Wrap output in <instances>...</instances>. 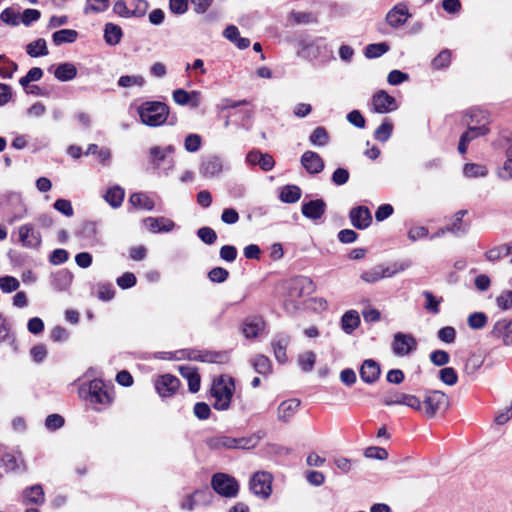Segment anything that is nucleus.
Masks as SVG:
<instances>
[{"label":"nucleus","instance_id":"obj_1","mask_svg":"<svg viewBox=\"0 0 512 512\" xmlns=\"http://www.w3.org/2000/svg\"><path fill=\"white\" fill-rule=\"evenodd\" d=\"M316 286L311 278L307 276H297L285 283L284 306L288 312H295L299 308V300L312 294Z\"/></svg>","mask_w":512,"mask_h":512},{"label":"nucleus","instance_id":"obj_2","mask_svg":"<svg viewBox=\"0 0 512 512\" xmlns=\"http://www.w3.org/2000/svg\"><path fill=\"white\" fill-rule=\"evenodd\" d=\"M79 395L91 404L109 406L113 401V389L100 379H94L79 388Z\"/></svg>","mask_w":512,"mask_h":512},{"label":"nucleus","instance_id":"obj_3","mask_svg":"<svg viewBox=\"0 0 512 512\" xmlns=\"http://www.w3.org/2000/svg\"><path fill=\"white\" fill-rule=\"evenodd\" d=\"M140 121L150 127L163 125L169 116L170 109L160 101H145L137 109Z\"/></svg>","mask_w":512,"mask_h":512},{"label":"nucleus","instance_id":"obj_4","mask_svg":"<svg viewBox=\"0 0 512 512\" xmlns=\"http://www.w3.org/2000/svg\"><path fill=\"white\" fill-rule=\"evenodd\" d=\"M234 392L235 382L232 377L221 375L216 378L211 387V396L215 399L213 407L219 411L227 410Z\"/></svg>","mask_w":512,"mask_h":512},{"label":"nucleus","instance_id":"obj_5","mask_svg":"<svg viewBox=\"0 0 512 512\" xmlns=\"http://www.w3.org/2000/svg\"><path fill=\"white\" fill-rule=\"evenodd\" d=\"M259 441L256 436L234 438L227 435H216L206 440V444L210 449H251L254 448Z\"/></svg>","mask_w":512,"mask_h":512},{"label":"nucleus","instance_id":"obj_6","mask_svg":"<svg viewBox=\"0 0 512 512\" xmlns=\"http://www.w3.org/2000/svg\"><path fill=\"white\" fill-rule=\"evenodd\" d=\"M408 267L406 263H394L390 266L376 265L361 273L360 278L366 283H375L383 278H389L404 271Z\"/></svg>","mask_w":512,"mask_h":512},{"label":"nucleus","instance_id":"obj_7","mask_svg":"<svg viewBox=\"0 0 512 512\" xmlns=\"http://www.w3.org/2000/svg\"><path fill=\"white\" fill-rule=\"evenodd\" d=\"M211 486L216 493L227 498H234L239 492L237 480L226 473H215L211 479Z\"/></svg>","mask_w":512,"mask_h":512},{"label":"nucleus","instance_id":"obj_8","mask_svg":"<svg viewBox=\"0 0 512 512\" xmlns=\"http://www.w3.org/2000/svg\"><path fill=\"white\" fill-rule=\"evenodd\" d=\"M422 412L427 418H433L438 411L449 405L448 397L439 390L428 391L422 403Z\"/></svg>","mask_w":512,"mask_h":512},{"label":"nucleus","instance_id":"obj_9","mask_svg":"<svg viewBox=\"0 0 512 512\" xmlns=\"http://www.w3.org/2000/svg\"><path fill=\"white\" fill-rule=\"evenodd\" d=\"M273 477L265 471L256 472L250 480V490L262 499H267L272 493Z\"/></svg>","mask_w":512,"mask_h":512},{"label":"nucleus","instance_id":"obj_10","mask_svg":"<svg viewBox=\"0 0 512 512\" xmlns=\"http://www.w3.org/2000/svg\"><path fill=\"white\" fill-rule=\"evenodd\" d=\"M327 49L323 38L314 40L302 39L299 41L298 55L309 61H313L322 56Z\"/></svg>","mask_w":512,"mask_h":512},{"label":"nucleus","instance_id":"obj_11","mask_svg":"<svg viewBox=\"0 0 512 512\" xmlns=\"http://www.w3.org/2000/svg\"><path fill=\"white\" fill-rule=\"evenodd\" d=\"M155 389L160 397L173 396L180 388V380L171 374H163L157 377L154 382Z\"/></svg>","mask_w":512,"mask_h":512},{"label":"nucleus","instance_id":"obj_12","mask_svg":"<svg viewBox=\"0 0 512 512\" xmlns=\"http://www.w3.org/2000/svg\"><path fill=\"white\" fill-rule=\"evenodd\" d=\"M416 348L417 341L412 335L402 332H397L394 335L392 349L395 355L405 356L416 350Z\"/></svg>","mask_w":512,"mask_h":512},{"label":"nucleus","instance_id":"obj_13","mask_svg":"<svg viewBox=\"0 0 512 512\" xmlns=\"http://www.w3.org/2000/svg\"><path fill=\"white\" fill-rule=\"evenodd\" d=\"M371 104L373 112L380 114L389 113L398 108L396 99L384 90L373 95Z\"/></svg>","mask_w":512,"mask_h":512},{"label":"nucleus","instance_id":"obj_14","mask_svg":"<svg viewBox=\"0 0 512 512\" xmlns=\"http://www.w3.org/2000/svg\"><path fill=\"white\" fill-rule=\"evenodd\" d=\"M349 218L351 224L360 230L366 229L372 222V214L366 206L352 208L349 213Z\"/></svg>","mask_w":512,"mask_h":512},{"label":"nucleus","instance_id":"obj_15","mask_svg":"<svg viewBox=\"0 0 512 512\" xmlns=\"http://www.w3.org/2000/svg\"><path fill=\"white\" fill-rule=\"evenodd\" d=\"M19 240L27 248H38L41 245V235L31 224H25L19 228Z\"/></svg>","mask_w":512,"mask_h":512},{"label":"nucleus","instance_id":"obj_16","mask_svg":"<svg viewBox=\"0 0 512 512\" xmlns=\"http://www.w3.org/2000/svg\"><path fill=\"white\" fill-rule=\"evenodd\" d=\"M491 335L502 341L504 345L512 344V319L498 320L491 331Z\"/></svg>","mask_w":512,"mask_h":512},{"label":"nucleus","instance_id":"obj_17","mask_svg":"<svg viewBox=\"0 0 512 512\" xmlns=\"http://www.w3.org/2000/svg\"><path fill=\"white\" fill-rule=\"evenodd\" d=\"M246 161L250 165H258L263 171H270L275 165V161L270 154L262 153L259 150H251L248 152Z\"/></svg>","mask_w":512,"mask_h":512},{"label":"nucleus","instance_id":"obj_18","mask_svg":"<svg viewBox=\"0 0 512 512\" xmlns=\"http://www.w3.org/2000/svg\"><path fill=\"white\" fill-rule=\"evenodd\" d=\"M301 164L310 174H319L325 167L321 156L314 151L304 152L301 156Z\"/></svg>","mask_w":512,"mask_h":512},{"label":"nucleus","instance_id":"obj_19","mask_svg":"<svg viewBox=\"0 0 512 512\" xmlns=\"http://www.w3.org/2000/svg\"><path fill=\"white\" fill-rule=\"evenodd\" d=\"M410 16L408 7L405 4L400 3L394 6V8L387 13L386 21L391 27L397 28L404 25Z\"/></svg>","mask_w":512,"mask_h":512},{"label":"nucleus","instance_id":"obj_20","mask_svg":"<svg viewBox=\"0 0 512 512\" xmlns=\"http://www.w3.org/2000/svg\"><path fill=\"white\" fill-rule=\"evenodd\" d=\"M143 223L152 233L170 232L176 226L173 220L166 217H147Z\"/></svg>","mask_w":512,"mask_h":512},{"label":"nucleus","instance_id":"obj_21","mask_svg":"<svg viewBox=\"0 0 512 512\" xmlns=\"http://www.w3.org/2000/svg\"><path fill=\"white\" fill-rule=\"evenodd\" d=\"M199 171L200 174L204 177H215L222 171V161L218 156H207L201 162Z\"/></svg>","mask_w":512,"mask_h":512},{"label":"nucleus","instance_id":"obj_22","mask_svg":"<svg viewBox=\"0 0 512 512\" xmlns=\"http://www.w3.org/2000/svg\"><path fill=\"white\" fill-rule=\"evenodd\" d=\"M301 211L306 218L318 220L326 211V203L322 199L311 200L302 204Z\"/></svg>","mask_w":512,"mask_h":512},{"label":"nucleus","instance_id":"obj_23","mask_svg":"<svg viewBox=\"0 0 512 512\" xmlns=\"http://www.w3.org/2000/svg\"><path fill=\"white\" fill-rule=\"evenodd\" d=\"M467 214V210H459L456 212L452 219L451 223L448 226L449 233H452L455 236H464L468 233L470 228V223L468 221H464L463 217Z\"/></svg>","mask_w":512,"mask_h":512},{"label":"nucleus","instance_id":"obj_24","mask_svg":"<svg viewBox=\"0 0 512 512\" xmlns=\"http://www.w3.org/2000/svg\"><path fill=\"white\" fill-rule=\"evenodd\" d=\"M300 407V400L288 399L280 403L277 409V418L279 421L287 423L297 412Z\"/></svg>","mask_w":512,"mask_h":512},{"label":"nucleus","instance_id":"obj_25","mask_svg":"<svg viewBox=\"0 0 512 512\" xmlns=\"http://www.w3.org/2000/svg\"><path fill=\"white\" fill-rule=\"evenodd\" d=\"M179 372L187 380L189 391L196 393L200 389L201 378L198 369L190 365L179 366Z\"/></svg>","mask_w":512,"mask_h":512},{"label":"nucleus","instance_id":"obj_26","mask_svg":"<svg viewBox=\"0 0 512 512\" xmlns=\"http://www.w3.org/2000/svg\"><path fill=\"white\" fill-rule=\"evenodd\" d=\"M265 330V322L261 317H251L244 321L242 331L246 338H257Z\"/></svg>","mask_w":512,"mask_h":512},{"label":"nucleus","instance_id":"obj_27","mask_svg":"<svg viewBox=\"0 0 512 512\" xmlns=\"http://www.w3.org/2000/svg\"><path fill=\"white\" fill-rule=\"evenodd\" d=\"M22 497L25 505H42L45 502V494L40 484L25 488Z\"/></svg>","mask_w":512,"mask_h":512},{"label":"nucleus","instance_id":"obj_28","mask_svg":"<svg viewBox=\"0 0 512 512\" xmlns=\"http://www.w3.org/2000/svg\"><path fill=\"white\" fill-rule=\"evenodd\" d=\"M379 376H380L379 364L372 359L365 360L360 368L361 379L365 383L372 384L378 380Z\"/></svg>","mask_w":512,"mask_h":512},{"label":"nucleus","instance_id":"obj_29","mask_svg":"<svg viewBox=\"0 0 512 512\" xmlns=\"http://www.w3.org/2000/svg\"><path fill=\"white\" fill-rule=\"evenodd\" d=\"M290 338L287 335H277L271 342L274 356L276 360L283 364L287 361L286 349L289 345Z\"/></svg>","mask_w":512,"mask_h":512},{"label":"nucleus","instance_id":"obj_30","mask_svg":"<svg viewBox=\"0 0 512 512\" xmlns=\"http://www.w3.org/2000/svg\"><path fill=\"white\" fill-rule=\"evenodd\" d=\"M465 122L467 125H484L489 123V114L480 108H470L465 113Z\"/></svg>","mask_w":512,"mask_h":512},{"label":"nucleus","instance_id":"obj_31","mask_svg":"<svg viewBox=\"0 0 512 512\" xmlns=\"http://www.w3.org/2000/svg\"><path fill=\"white\" fill-rule=\"evenodd\" d=\"M125 197V191L119 185L112 186L107 189L103 198L114 209L119 208Z\"/></svg>","mask_w":512,"mask_h":512},{"label":"nucleus","instance_id":"obj_32","mask_svg":"<svg viewBox=\"0 0 512 512\" xmlns=\"http://www.w3.org/2000/svg\"><path fill=\"white\" fill-rule=\"evenodd\" d=\"M223 36L241 50L250 46V40L248 38L241 37L238 28L234 25L227 26L223 32Z\"/></svg>","mask_w":512,"mask_h":512},{"label":"nucleus","instance_id":"obj_33","mask_svg":"<svg viewBox=\"0 0 512 512\" xmlns=\"http://www.w3.org/2000/svg\"><path fill=\"white\" fill-rule=\"evenodd\" d=\"M360 317L357 311L349 310L341 317V328L346 334H351L360 325Z\"/></svg>","mask_w":512,"mask_h":512},{"label":"nucleus","instance_id":"obj_34","mask_svg":"<svg viewBox=\"0 0 512 512\" xmlns=\"http://www.w3.org/2000/svg\"><path fill=\"white\" fill-rule=\"evenodd\" d=\"M54 76L62 82L70 81L77 76V68L74 64L69 62L61 63L55 69Z\"/></svg>","mask_w":512,"mask_h":512},{"label":"nucleus","instance_id":"obj_35","mask_svg":"<svg viewBox=\"0 0 512 512\" xmlns=\"http://www.w3.org/2000/svg\"><path fill=\"white\" fill-rule=\"evenodd\" d=\"M129 204L136 209L151 211L155 207L154 201L144 193H133L129 197Z\"/></svg>","mask_w":512,"mask_h":512},{"label":"nucleus","instance_id":"obj_36","mask_svg":"<svg viewBox=\"0 0 512 512\" xmlns=\"http://www.w3.org/2000/svg\"><path fill=\"white\" fill-rule=\"evenodd\" d=\"M78 38V32L74 29H61L52 34V41L56 46L64 43H73Z\"/></svg>","mask_w":512,"mask_h":512},{"label":"nucleus","instance_id":"obj_37","mask_svg":"<svg viewBox=\"0 0 512 512\" xmlns=\"http://www.w3.org/2000/svg\"><path fill=\"white\" fill-rule=\"evenodd\" d=\"M123 36L122 29L120 26L107 23L104 28V39L107 44L114 46L121 41Z\"/></svg>","mask_w":512,"mask_h":512},{"label":"nucleus","instance_id":"obj_38","mask_svg":"<svg viewBox=\"0 0 512 512\" xmlns=\"http://www.w3.org/2000/svg\"><path fill=\"white\" fill-rule=\"evenodd\" d=\"M110 6V0H86L83 8L85 15L99 14L106 11Z\"/></svg>","mask_w":512,"mask_h":512},{"label":"nucleus","instance_id":"obj_39","mask_svg":"<svg viewBox=\"0 0 512 512\" xmlns=\"http://www.w3.org/2000/svg\"><path fill=\"white\" fill-rule=\"evenodd\" d=\"M251 364H252V367L254 368V370L258 374L266 376L271 373V369H272L271 361L265 355H262V354L256 355L251 360Z\"/></svg>","mask_w":512,"mask_h":512},{"label":"nucleus","instance_id":"obj_40","mask_svg":"<svg viewBox=\"0 0 512 512\" xmlns=\"http://www.w3.org/2000/svg\"><path fill=\"white\" fill-rule=\"evenodd\" d=\"M26 52L31 57L46 56L49 54L45 39L39 38L26 46Z\"/></svg>","mask_w":512,"mask_h":512},{"label":"nucleus","instance_id":"obj_41","mask_svg":"<svg viewBox=\"0 0 512 512\" xmlns=\"http://www.w3.org/2000/svg\"><path fill=\"white\" fill-rule=\"evenodd\" d=\"M301 189L296 185H286L280 193V200L284 203H295L301 197Z\"/></svg>","mask_w":512,"mask_h":512},{"label":"nucleus","instance_id":"obj_42","mask_svg":"<svg viewBox=\"0 0 512 512\" xmlns=\"http://www.w3.org/2000/svg\"><path fill=\"white\" fill-rule=\"evenodd\" d=\"M330 137L327 130L324 127H316L311 135L309 141L312 145L317 147L326 146L329 143Z\"/></svg>","mask_w":512,"mask_h":512},{"label":"nucleus","instance_id":"obj_43","mask_svg":"<svg viewBox=\"0 0 512 512\" xmlns=\"http://www.w3.org/2000/svg\"><path fill=\"white\" fill-rule=\"evenodd\" d=\"M1 466L7 471H15L19 469L20 463L23 462L19 453H5L0 459Z\"/></svg>","mask_w":512,"mask_h":512},{"label":"nucleus","instance_id":"obj_44","mask_svg":"<svg viewBox=\"0 0 512 512\" xmlns=\"http://www.w3.org/2000/svg\"><path fill=\"white\" fill-rule=\"evenodd\" d=\"M390 49L385 42L369 44L365 47L364 55L368 59L381 57Z\"/></svg>","mask_w":512,"mask_h":512},{"label":"nucleus","instance_id":"obj_45","mask_svg":"<svg viewBox=\"0 0 512 512\" xmlns=\"http://www.w3.org/2000/svg\"><path fill=\"white\" fill-rule=\"evenodd\" d=\"M117 84L122 88H130L132 86L143 87L145 79L141 75H123L118 79Z\"/></svg>","mask_w":512,"mask_h":512},{"label":"nucleus","instance_id":"obj_46","mask_svg":"<svg viewBox=\"0 0 512 512\" xmlns=\"http://www.w3.org/2000/svg\"><path fill=\"white\" fill-rule=\"evenodd\" d=\"M452 53L449 49L442 50L431 62L435 70L447 68L451 62Z\"/></svg>","mask_w":512,"mask_h":512},{"label":"nucleus","instance_id":"obj_47","mask_svg":"<svg viewBox=\"0 0 512 512\" xmlns=\"http://www.w3.org/2000/svg\"><path fill=\"white\" fill-rule=\"evenodd\" d=\"M463 173L466 177L477 178L485 177L488 173L486 166L476 163H468L463 168Z\"/></svg>","mask_w":512,"mask_h":512},{"label":"nucleus","instance_id":"obj_48","mask_svg":"<svg viewBox=\"0 0 512 512\" xmlns=\"http://www.w3.org/2000/svg\"><path fill=\"white\" fill-rule=\"evenodd\" d=\"M505 157L506 159L499 172V176L502 179H512V143L506 148Z\"/></svg>","mask_w":512,"mask_h":512},{"label":"nucleus","instance_id":"obj_49","mask_svg":"<svg viewBox=\"0 0 512 512\" xmlns=\"http://www.w3.org/2000/svg\"><path fill=\"white\" fill-rule=\"evenodd\" d=\"M393 124L388 120L383 121V123L375 130L374 138L380 142H386L392 134Z\"/></svg>","mask_w":512,"mask_h":512},{"label":"nucleus","instance_id":"obj_50","mask_svg":"<svg viewBox=\"0 0 512 512\" xmlns=\"http://www.w3.org/2000/svg\"><path fill=\"white\" fill-rule=\"evenodd\" d=\"M316 362V355L312 351H307L301 354L298 358V363L304 372H309L313 369Z\"/></svg>","mask_w":512,"mask_h":512},{"label":"nucleus","instance_id":"obj_51","mask_svg":"<svg viewBox=\"0 0 512 512\" xmlns=\"http://www.w3.org/2000/svg\"><path fill=\"white\" fill-rule=\"evenodd\" d=\"M487 316L483 312H474L469 315L467 323L471 329H482L487 324Z\"/></svg>","mask_w":512,"mask_h":512},{"label":"nucleus","instance_id":"obj_52","mask_svg":"<svg viewBox=\"0 0 512 512\" xmlns=\"http://www.w3.org/2000/svg\"><path fill=\"white\" fill-rule=\"evenodd\" d=\"M439 379L446 385L453 386L458 381V375L454 368L445 367L439 371Z\"/></svg>","mask_w":512,"mask_h":512},{"label":"nucleus","instance_id":"obj_53","mask_svg":"<svg viewBox=\"0 0 512 512\" xmlns=\"http://www.w3.org/2000/svg\"><path fill=\"white\" fill-rule=\"evenodd\" d=\"M496 304L499 309L506 311L512 309V290H504L496 297Z\"/></svg>","mask_w":512,"mask_h":512},{"label":"nucleus","instance_id":"obj_54","mask_svg":"<svg viewBox=\"0 0 512 512\" xmlns=\"http://www.w3.org/2000/svg\"><path fill=\"white\" fill-rule=\"evenodd\" d=\"M42 76V69L39 67H33L24 77L20 78L19 83L22 87H28L30 82L38 81L42 78Z\"/></svg>","mask_w":512,"mask_h":512},{"label":"nucleus","instance_id":"obj_55","mask_svg":"<svg viewBox=\"0 0 512 512\" xmlns=\"http://www.w3.org/2000/svg\"><path fill=\"white\" fill-rule=\"evenodd\" d=\"M468 130L465 131L462 135H467L468 143H470L472 140L484 136L489 132L488 127L484 125H467Z\"/></svg>","mask_w":512,"mask_h":512},{"label":"nucleus","instance_id":"obj_56","mask_svg":"<svg viewBox=\"0 0 512 512\" xmlns=\"http://www.w3.org/2000/svg\"><path fill=\"white\" fill-rule=\"evenodd\" d=\"M483 365V359L479 355H471L464 366V372L468 375H473Z\"/></svg>","mask_w":512,"mask_h":512},{"label":"nucleus","instance_id":"obj_57","mask_svg":"<svg viewBox=\"0 0 512 512\" xmlns=\"http://www.w3.org/2000/svg\"><path fill=\"white\" fill-rule=\"evenodd\" d=\"M423 296L426 299L425 309L433 314H438L442 298L437 299L430 291H423Z\"/></svg>","mask_w":512,"mask_h":512},{"label":"nucleus","instance_id":"obj_58","mask_svg":"<svg viewBox=\"0 0 512 512\" xmlns=\"http://www.w3.org/2000/svg\"><path fill=\"white\" fill-rule=\"evenodd\" d=\"M19 286V281L13 276L0 277V289L5 293L14 292Z\"/></svg>","mask_w":512,"mask_h":512},{"label":"nucleus","instance_id":"obj_59","mask_svg":"<svg viewBox=\"0 0 512 512\" xmlns=\"http://www.w3.org/2000/svg\"><path fill=\"white\" fill-rule=\"evenodd\" d=\"M229 277V272L222 267H214L208 273V278L213 283H223Z\"/></svg>","mask_w":512,"mask_h":512},{"label":"nucleus","instance_id":"obj_60","mask_svg":"<svg viewBox=\"0 0 512 512\" xmlns=\"http://www.w3.org/2000/svg\"><path fill=\"white\" fill-rule=\"evenodd\" d=\"M429 359L435 366H444L449 363L450 355L448 352L438 349L431 352Z\"/></svg>","mask_w":512,"mask_h":512},{"label":"nucleus","instance_id":"obj_61","mask_svg":"<svg viewBox=\"0 0 512 512\" xmlns=\"http://www.w3.org/2000/svg\"><path fill=\"white\" fill-rule=\"evenodd\" d=\"M202 144L201 136L198 134H189L184 141V147L188 152H196L200 149Z\"/></svg>","mask_w":512,"mask_h":512},{"label":"nucleus","instance_id":"obj_62","mask_svg":"<svg viewBox=\"0 0 512 512\" xmlns=\"http://www.w3.org/2000/svg\"><path fill=\"white\" fill-rule=\"evenodd\" d=\"M197 236L207 245H212L217 240L216 232L210 227L198 229Z\"/></svg>","mask_w":512,"mask_h":512},{"label":"nucleus","instance_id":"obj_63","mask_svg":"<svg viewBox=\"0 0 512 512\" xmlns=\"http://www.w3.org/2000/svg\"><path fill=\"white\" fill-rule=\"evenodd\" d=\"M437 337L442 342L451 344L456 339V330L452 326H445L438 331Z\"/></svg>","mask_w":512,"mask_h":512},{"label":"nucleus","instance_id":"obj_64","mask_svg":"<svg viewBox=\"0 0 512 512\" xmlns=\"http://www.w3.org/2000/svg\"><path fill=\"white\" fill-rule=\"evenodd\" d=\"M0 20L12 26L19 24V15L12 9L6 8L0 14Z\"/></svg>","mask_w":512,"mask_h":512}]
</instances>
